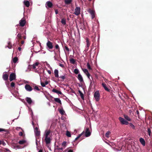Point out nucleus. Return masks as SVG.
<instances>
[{
  "label": "nucleus",
  "instance_id": "393cba45",
  "mask_svg": "<svg viewBox=\"0 0 152 152\" xmlns=\"http://www.w3.org/2000/svg\"><path fill=\"white\" fill-rule=\"evenodd\" d=\"M54 101L60 104H61V101L60 99L58 98H54Z\"/></svg>",
  "mask_w": 152,
  "mask_h": 152
},
{
  "label": "nucleus",
  "instance_id": "69168bd1",
  "mask_svg": "<svg viewBox=\"0 0 152 152\" xmlns=\"http://www.w3.org/2000/svg\"><path fill=\"white\" fill-rule=\"evenodd\" d=\"M45 86L48 84V82L47 81H46L45 83Z\"/></svg>",
  "mask_w": 152,
  "mask_h": 152
},
{
  "label": "nucleus",
  "instance_id": "f8f14e48",
  "mask_svg": "<svg viewBox=\"0 0 152 152\" xmlns=\"http://www.w3.org/2000/svg\"><path fill=\"white\" fill-rule=\"evenodd\" d=\"M35 135L36 136H38L40 135V131L38 130L37 127L35 128L34 129Z\"/></svg>",
  "mask_w": 152,
  "mask_h": 152
},
{
  "label": "nucleus",
  "instance_id": "f257e3e1",
  "mask_svg": "<svg viewBox=\"0 0 152 152\" xmlns=\"http://www.w3.org/2000/svg\"><path fill=\"white\" fill-rule=\"evenodd\" d=\"M50 131L49 130L45 131L44 136L45 137V140L47 145L50 143L51 140V136L50 135Z\"/></svg>",
  "mask_w": 152,
  "mask_h": 152
},
{
  "label": "nucleus",
  "instance_id": "864d4df0",
  "mask_svg": "<svg viewBox=\"0 0 152 152\" xmlns=\"http://www.w3.org/2000/svg\"><path fill=\"white\" fill-rule=\"evenodd\" d=\"M19 129H20L23 131V129L20 127H17L16 128V129L18 130Z\"/></svg>",
  "mask_w": 152,
  "mask_h": 152
},
{
  "label": "nucleus",
  "instance_id": "a211bd4d",
  "mask_svg": "<svg viewBox=\"0 0 152 152\" xmlns=\"http://www.w3.org/2000/svg\"><path fill=\"white\" fill-rule=\"evenodd\" d=\"M140 141L141 144L144 146L145 145V142L144 139L142 138H140Z\"/></svg>",
  "mask_w": 152,
  "mask_h": 152
},
{
  "label": "nucleus",
  "instance_id": "79ce46f5",
  "mask_svg": "<svg viewBox=\"0 0 152 152\" xmlns=\"http://www.w3.org/2000/svg\"><path fill=\"white\" fill-rule=\"evenodd\" d=\"M58 90H56V89H53L52 90V91L53 92L56 93L57 94V93H58Z\"/></svg>",
  "mask_w": 152,
  "mask_h": 152
},
{
  "label": "nucleus",
  "instance_id": "dca6fc26",
  "mask_svg": "<svg viewBox=\"0 0 152 152\" xmlns=\"http://www.w3.org/2000/svg\"><path fill=\"white\" fill-rule=\"evenodd\" d=\"M84 72L87 75L88 77L90 79V74H89L88 70L87 69H83Z\"/></svg>",
  "mask_w": 152,
  "mask_h": 152
},
{
  "label": "nucleus",
  "instance_id": "72a5a7b5",
  "mask_svg": "<svg viewBox=\"0 0 152 152\" xmlns=\"http://www.w3.org/2000/svg\"><path fill=\"white\" fill-rule=\"evenodd\" d=\"M110 131H108L105 134V136L107 138H109L110 137Z\"/></svg>",
  "mask_w": 152,
  "mask_h": 152
},
{
  "label": "nucleus",
  "instance_id": "774afa93",
  "mask_svg": "<svg viewBox=\"0 0 152 152\" xmlns=\"http://www.w3.org/2000/svg\"><path fill=\"white\" fill-rule=\"evenodd\" d=\"M38 152H42V150H40Z\"/></svg>",
  "mask_w": 152,
  "mask_h": 152
},
{
  "label": "nucleus",
  "instance_id": "2f4dec72",
  "mask_svg": "<svg viewBox=\"0 0 152 152\" xmlns=\"http://www.w3.org/2000/svg\"><path fill=\"white\" fill-rule=\"evenodd\" d=\"M12 60L13 62H14L15 63L18 60V59L17 57H15L14 58H12Z\"/></svg>",
  "mask_w": 152,
  "mask_h": 152
},
{
  "label": "nucleus",
  "instance_id": "473e14b6",
  "mask_svg": "<svg viewBox=\"0 0 152 152\" xmlns=\"http://www.w3.org/2000/svg\"><path fill=\"white\" fill-rule=\"evenodd\" d=\"M86 42L87 47L88 48L90 45V43L88 38L86 39Z\"/></svg>",
  "mask_w": 152,
  "mask_h": 152
},
{
  "label": "nucleus",
  "instance_id": "0eeeda50",
  "mask_svg": "<svg viewBox=\"0 0 152 152\" xmlns=\"http://www.w3.org/2000/svg\"><path fill=\"white\" fill-rule=\"evenodd\" d=\"M25 88L26 90L27 91L30 92L32 90V88L28 84H26L25 86Z\"/></svg>",
  "mask_w": 152,
  "mask_h": 152
},
{
  "label": "nucleus",
  "instance_id": "ddd939ff",
  "mask_svg": "<svg viewBox=\"0 0 152 152\" xmlns=\"http://www.w3.org/2000/svg\"><path fill=\"white\" fill-rule=\"evenodd\" d=\"M47 46L50 49H52L53 47L52 43L49 41H48L47 43Z\"/></svg>",
  "mask_w": 152,
  "mask_h": 152
},
{
  "label": "nucleus",
  "instance_id": "6ab92c4d",
  "mask_svg": "<svg viewBox=\"0 0 152 152\" xmlns=\"http://www.w3.org/2000/svg\"><path fill=\"white\" fill-rule=\"evenodd\" d=\"M55 76L56 77H59L58 71L57 69H56L54 71Z\"/></svg>",
  "mask_w": 152,
  "mask_h": 152
},
{
  "label": "nucleus",
  "instance_id": "13d9d810",
  "mask_svg": "<svg viewBox=\"0 0 152 152\" xmlns=\"http://www.w3.org/2000/svg\"><path fill=\"white\" fill-rule=\"evenodd\" d=\"M59 65L61 66V67H64V65L63 64H59Z\"/></svg>",
  "mask_w": 152,
  "mask_h": 152
},
{
  "label": "nucleus",
  "instance_id": "2eb2a0df",
  "mask_svg": "<svg viewBox=\"0 0 152 152\" xmlns=\"http://www.w3.org/2000/svg\"><path fill=\"white\" fill-rule=\"evenodd\" d=\"M77 78L80 82H83V77L80 74H79L78 75Z\"/></svg>",
  "mask_w": 152,
  "mask_h": 152
},
{
  "label": "nucleus",
  "instance_id": "4be33fe9",
  "mask_svg": "<svg viewBox=\"0 0 152 152\" xmlns=\"http://www.w3.org/2000/svg\"><path fill=\"white\" fill-rule=\"evenodd\" d=\"M24 3L25 5H26L27 7H29L30 5V3L28 1H24Z\"/></svg>",
  "mask_w": 152,
  "mask_h": 152
},
{
  "label": "nucleus",
  "instance_id": "4468645a",
  "mask_svg": "<svg viewBox=\"0 0 152 152\" xmlns=\"http://www.w3.org/2000/svg\"><path fill=\"white\" fill-rule=\"evenodd\" d=\"M52 6V3L49 1H48L46 3V7L47 8H51Z\"/></svg>",
  "mask_w": 152,
  "mask_h": 152
},
{
  "label": "nucleus",
  "instance_id": "f3484780",
  "mask_svg": "<svg viewBox=\"0 0 152 152\" xmlns=\"http://www.w3.org/2000/svg\"><path fill=\"white\" fill-rule=\"evenodd\" d=\"M39 64V63L38 62H36L35 63H34L32 65L33 68L34 69H36L37 68V67H38V66Z\"/></svg>",
  "mask_w": 152,
  "mask_h": 152
},
{
  "label": "nucleus",
  "instance_id": "8fccbe9b",
  "mask_svg": "<svg viewBox=\"0 0 152 152\" xmlns=\"http://www.w3.org/2000/svg\"><path fill=\"white\" fill-rule=\"evenodd\" d=\"M17 37L19 39H21V35L20 34H18L17 35Z\"/></svg>",
  "mask_w": 152,
  "mask_h": 152
},
{
  "label": "nucleus",
  "instance_id": "603ef678",
  "mask_svg": "<svg viewBox=\"0 0 152 152\" xmlns=\"http://www.w3.org/2000/svg\"><path fill=\"white\" fill-rule=\"evenodd\" d=\"M36 145H37V149L38 150L39 149L37 147V146H38L37 140V139L36 140Z\"/></svg>",
  "mask_w": 152,
  "mask_h": 152
},
{
  "label": "nucleus",
  "instance_id": "0e129e2a",
  "mask_svg": "<svg viewBox=\"0 0 152 152\" xmlns=\"http://www.w3.org/2000/svg\"><path fill=\"white\" fill-rule=\"evenodd\" d=\"M48 72L49 74H50L51 73V72L49 70L48 71Z\"/></svg>",
  "mask_w": 152,
  "mask_h": 152
},
{
  "label": "nucleus",
  "instance_id": "e433bc0d",
  "mask_svg": "<svg viewBox=\"0 0 152 152\" xmlns=\"http://www.w3.org/2000/svg\"><path fill=\"white\" fill-rule=\"evenodd\" d=\"M59 77L61 78L63 80H64L65 78V75H64L61 76Z\"/></svg>",
  "mask_w": 152,
  "mask_h": 152
},
{
  "label": "nucleus",
  "instance_id": "5fc2aeb1",
  "mask_svg": "<svg viewBox=\"0 0 152 152\" xmlns=\"http://www.w3.org/2000/svg\"><path fill=\"white\" fill-rule=\"evenodd\" d=\"M65 49L68 51H69V49L68 47L67 46H65Z\"/></svg>",
  "mask_w": 152,
  "mask_h": 152
},
{
  "label": "nucleus",
  "instance_id": "49530a36",
  "mask_svg": "<svg viewBox=\"0 0 152 152\" xmlns=\"http://www.w3.org/2000/svg\"><path fill=\"white\" fill-rule=\"evenodd\" d=\"M29 111H31V116L32 118H33V112H32L31 109L29 108Z\"/></svg>",
  "mask_w": 152,
  "mask_h": 152
},
{
  "label": "nucleus",
  "instance_id": "9b49d317",
  "mask_svg": "<svg viewBox=\"0 0 152 152\" xmlns=\"http://www.w3.org/2000/svg\"><path fill=\"white\" fill-rule=\"evenodd\" d=\"M16 76L15 74L12 73L10 74V76L9 80L10 81H11L15 78Z\"/></svg>",
  "mask_w": 152,
  "mask_h": 152
},
{
  "label": "nucleus",
  "instance_id": "aec40b11",
  "mask_svg": "<svg viewBox=\"0 0 152 152\" xmlns=\"http://www.w3.org/2000/svg\"><path fill=\"white\" fill-rule=\"evenodd\" d=\"M8 75L7 74H3V79L5 80H6L8 79Z\"/></svg>",
  "mask_w": 152,
  "mask_h": 152
},
{
  "label": "nucleus",
  "instance_id": "e2e57ef3",
  "mask_svg": "<svg viewBox=\"0 0 152 152\" xmlns=\"http://www.w3.org/2000/svg\"><path fill=\"white\" fill-rule=\"evenodd\" d=\"M67 152H73V151L72 150H69Z\"/></svg>",
  "mask_w": 152,
  "mask_h": 152
},
{
  "label": "nucleus",
  "instance_id": "ea45409f",
  "mask_svg": "<svg viewBox=\"0 0 152 152\" xmlns=\"http://www.w3.org/2000/svg\"><path fill=\"white\" fill-rule=\"evenodd\" d=\"M7 130L6 129H3L2 128H0V132H7Z\"/></svg>",
  "mask_w": 152,
  "mask_h": 152
},
{
  "label": "nucleus",
  "instance_id": "c9c22d12",
  "mask_svg": "<svg viewBox=\"0 0 152 152\" xmlns=\"http://www.w3.org/2000/svg\"><path fill=\"white\" fill-rule=\"evenodd\" d=\"M83 132H83L81 133L75 139V140H77V139H78L79 137H80L82 135V134H83Z\"/></svg>",
  "mask_w": 152,
  "mask_h": 152
},
{
  "label": "nucleus",
  "instance_id": "412c9836",
  "mask_svg": "<svg viewBox=\"0 0 152 152\" xmlns=\"http://www.w3.org/2000/svg\"><path fill=\"white\" fill-rule=\"evenodd\" d=\"M102 86L104 87V89L107 91H109V89L107 87L106 85L104 83H102Z\"/></svg>",
  "mask_w": 152,
  "mask_h": 152
},
{
  "label": "nucleus",
  "instance_id": "a878e982",
  "mask_svg": "<svg viewBox=\"0 0 152 152\" xmlns=\"http://www.w3.org/2000/svg\"><path fill=\"white\" fill-rule=\"evenodd\" d=\"M59 111L60 113L62 115H64L65 113V111L62 108L59 109Z\"/></svg>",
  "mask_w": 152,
  "mask_h": 152
},
{
  "label": "nucleus",
  "instance_id": "20e7f679",
  "mask_svg": "<svg viewBox=\"0 0 152 152\" xmlns=\"http://www.w3.org/2000/svg\"><path fill=\"white\" fill-rule=\"evenodd\" d=\"M119 120L121 123L122 124L127 125L129 124V123L128 121H126L124 118L121 117H119Z\"/></svg>",
  "mask_w": 152,
  "mask_h": 152
},
{
  "label": "nucleus",
  "instance_id": "052dcab7",
  "mask_svg": "<svg viewBox=\"0 0 152 152\" xmlns=\"http://www.w3.org/2000/svg\"><path fill=\"white\" fill-rule=\"evenodd\" d=\"M58 149L59 150L62 151L63 150V148H58Z\"/></svg>",
  "mask_w": 152,
  "mask_h": 152
},
{
  "label": "nucleus",
  "instance_id": "de8ad7c7",
  "mask_svg": "<svg viewBox=\"0 0 152 152\" xmlns=\"http://www.w3.org/2000/svg\"><path fill=\"white\" fill-rule=\"evenodd\" d=\"M15 86V83L14 82H12L11 83V86L12 87H14Z\"/></svg>",
  "mask_w": 152,
  "mask_h": 152
},
{
  "label": "nucleus",
  "instance_id": "7ed1b4c3",
  "mask_svg": "<svg viewBox=\"0 0 152 152\" xmlns=\"http://www.w3.org/2000/svg\"><path fill=\"white\" fill-rule=\"evenodd\" d=\"M94 97L96 101H98L100 99V94L99 91H96L94 93Z\"/></svg>",
  "mask_w": 152,
  "mask_h": 152
},
{
  "label": "nucleus",
  "instance_id": "f704fd0d",
  "mask_svg": "<svg viewBox=\"0 0 152 152\" xmlns=\"http://www.w3.org/2000/svg\"><path fill=\"white\" fill-rule=\"evenodd\" d=\"M66 136L68 137H71L70 133L68 131H66Z\"/></svg>",
  "mask_w": 152,
  "mask_h": 152
},
{
  "label": "nucleus",
  "instance_id": "b1692460",
  "mask_svg": "<svg viewBox=\"0 0 152 152\" xmlns=\"http://www.w3.org/2000/svg\"><path fill=\"white\" fill-rule=\"evenodd\" d=\"M8 46H6L5 47L6 48L7 47L8 48L10 49H11L12 48V45L10 43V42H8Z\"/></svg>",
  "mask_w": 152,
  "mask_h": 152
},
{
  "label": "nucleus",
  "instance_id": "c03bdc74",
  "mask_svg": "<svg viewBox=\"0 0 152 152\" xmlns=\"http://www.w3.org/2000/svg\"><path fill=\"white\" fill-rule=\"evenodd\" d=\"M40 83H41V85L42 87H45V83H44L41 82Z\"/></svg>",
  "mask_w": 152,
  "mask_h": 152
},
{
  "label": "nucleus",
  "instance_id": "bf43d9fd",
  "mask_svg": "<svg viewBox=\"0 0 152 152\" xmlns=\"http://www.w3.org/2000/svg\"><path fill=\"white\" fill-rule=\"evenodd\" d=\"M57 94H62V92L61 91H58V93H57Z\"/></svg>",
  "mask_w": 152,
  "mask_h": 152
},
{
  "label": "nucleus",
  "instance_id": "f03ea898",
  "mask_svg": "<svg viewBox=\"0 0 152 152\" xmlns=\"http://www.w3.org/2000/svg\"><path fill=\"white\" fill-rule=\"evenodd\" d=\"M81 9L79 7H76L75 10L74 14L78 16L80 13Z\"/></svg>",
  "mask_w": 152,
  "mask_h": 152
},
{
  "label": "nucleus",
  "instance_id": "a18cd8bd",
  "mask_svg": "<svg viewBox=\"0 0 152 152\" xmlns=\"http://www.w3.org/2000/svg\"><path fill=\"white\" fill-rule=\"evenodd\" d=\"M34 89L38 91H39L40 89L37 86H35L34 87Z\"/></svg>",
  "mask_w": 152,
  "mask_h": 152
},
{
  "label": "nucleus",
  "instance_id": "37998d69",
  "mask_svg": "<svg viewBox=\"0 0 152 152\" xmlns=\"http://www.w3.org/2000/svg\"><path fill=\"white\" fill-rule=\"evenodd\" d=\"M21 148L18 145H17L16 146H14V148L15 149H20Z\"/></svg>",
  "mask_w": 152,
  "mask_h": 152
},
{
  "label": "nucleus",
  "instance_id": "bb28decb",
  "mask_svg": "<svg viewBox=\"0 0 152 152\" xmlns=\"http://www.w3.org/2000/svg\"><path fill=\"white\" fill-rule=\"evenodd\" d=\"M124 117L127 120L130 121H131V119L127 115H124Z\"/></svg>",
  "mask_w": 152,
  "mask_h": 152
},
{
  "label": "nucleus",
  "instance_id": "4d7b16f0",
  "mask_svg": "<svg viewBox=\"0 0 152 152\" xmlns=\"http://www.w3.org/2000/svg\"><path fill=\"white\" fill-rule=\"evenodd\" d=\"M1 144H2L3 145H6L4 141H1Z\"/></svg>",
  "mask_w": 152,
  "mask_h": 152
},
{
  "label": "nucleus",
  "instance_id": "3c124183",
  "mask_svg": "<svg viewBox=\"0 0 152 152\" xmlns=\"http://www.w3.org/2000/svg\"><path fill=\"white\" fill-rule=\"evenodd\" d=\"M55 48L56 49H59V45L58 44H56L55 46Z\"/></svg>",
  "mask_w": 152,
  "mask_h": 152
},
{
  "label": "nucleus",
  "instance_id": "c756f323",
  "mask_svg": "<svg viewBox=\"0 0 152 152\" xmlns=\"http://www.w3.org/2000/svg\"><path fill=\"white\" fill-rule=\"evenodd\" d=\"M79 93L80 94L81 98L83 99H84V95L83 93L80 90L78 91Z\"/></svg>",
  "mask_w": 152,
  "mask_h": 152
},
{
  "label": "nucleus",
  "instance_id": "c85d7f7f",
  "mask_svg": "<svg viewBox=\"0 0 152 152\" xmlns=\"http://www.w3.org/2000/svg\"><path fill=\"white\" fill-rule=\"evenodd\" d=\"M69 60L71 63L73 64H75V61L74 59L72 58L70 59Z\"/></svg>",
  "mask_w": 152,
  "mask_h": 152
},
{
  "label": "nucleus",
  "instance_id": "a19ab883",
  "mask_svg": "<svg viewBox=\"0 0 152 152\" xmlns=\"http://www.w3.org/2000/svg\"><path fill=\"white\" fill-rule=\"evenodd\" d=\"M148 133L149 136L151 135V129L150 128L148 129Z\"/></svg>",
  "mask_w": 152,
  "mask_h": 152
},
{
  "label": "nucleus",
  "instance_id": "58836bf2",
  "mask_svg": "<svg viewBox=\"0 0 152 152\" xmlns=\"http://www.w3.org/2000/svg\"><path fill=\"white\" fill-rule=\"evenodd\" d=\"M61 145L64 147H65L66 146V142L64 141L62 143Z\"/></svg>",
  "mask_w": 152,
  "mask_h": 152
},
{
  "label": "nucleus",
  "instance_id": "39448f33",
  "mask_svg": "<svg viewBox=\"0 0 152 152\" xmlns=\"http://www.w3.org/2000/svg\"><path fill=\"white\" fill-rule=\"evenodd\" d=\"M18 143L21 145H24V147H26L28 144L27 141L25 140H23L19 141Z\"/></svg>",
  "mask_w": 152,
  "mask_h": 152
},
{
  "label": "nucleus",
  "instance_id": "4c0bfd02",
  "mask_svg": "<svg viewBox=\"0 0 152 152\" xmlns=\"http://www.w3.org/2000/svg\"><path fill=\"white\" fill-rule=\"evenodd\" d=\"M129 125H130V126L132 127L133 129H135V126H134V125L132 123H130L129 124Z\"/></svg>",
  "mask_w": 152,
  "mask_h": 152
},
{
  "label": "nucleus",
  "instance_id": "5701e85b",
  "mask_svg": "<svg viewBox=\"0 0 152 152\" xmlns=\"http://www.w3.org/2000/svg\"><path fill=\"white\" fill-rule=\"evenodd\" d=\"M65 4H70L72 1V0H64Z\"/></svg>",
  "mask_w": 152,
  "mask_h": 152
},
{
  "label": "nucleus",
  "instance_id": "7c9ffc66",
  "mask_svg": "<svg viewBox=\"0 0 152 152\" xmlns=\"http://www.w3.org/2000/svg\"><path fill=\"white\" fill-rule=\"evenodd\" d=\"M74 72L76 74H79V71L77 69H74Z\"/></svg>",
  "mask_w": 152,
  "mask_h": 152
},
{
  "label": "nucleus",
  "instance_id": "423d86ee",
  "mask_svg": "<svg viewBox=\"0 0 152 152\" xmlns=\"http://www.w3.org/2000/svg\"><path fill=\"white\" fill-rule=\"evenodd\" d=\"M88 12L91 15L92 18V19L94 18L95 17V11L94 10L89 9L88 10Z\"/></svg>",
  "mask_w": 152,
  "mask_h": 152
},
{
  "label": "nucleus",
  "instance_id": "680f3d73",
  "mask_svg": "<svg viewBox=\"0 0 152 152\" xmlns=\"http://www.w3.org/2000/svg\"><path fill=\"white\" fill-rule=\"evenodd\" d=\"M55 12L56 14H57L58 13V10H55Z\"/></svg>",
  "mask_w": 152,
  "mask_h": 152
},
{
  "label": "nucleus",
  "instance_id": "6e6552de",
  "mask_svg": "<svg viewBox=\"0 0 152 152\" xmlns=\"http://www.w3.org/2000/svg\"><path fill=\"white\" fill-rule=\"evenodd\" d=\"M91 134V132L89 128H87L85 130V135L86 137H89Z\"/></svg>",
  "mask_w": 152,
  "mask_h": 152
},
{
  "label": "nucleus",
  "instance_id": "338daca9",
  "mask_svg": "<svg viewBox=\"0 0 152 152\" xmlns=\"http://www.w3.org/2000/svg\"><path fill=\"white\" fill-rule=\"evenodd\" d=\"M18 50H19V51H20L21 50V48H20V47H18Z\"/></svg>",
  "mask_w": 152,
  "mask_h": 152
},
{
  "label": "nucleus",
  "instance_id": "09e8293b",
  "mask_svg": "<svg viewBox=\"0 0 152 152\" xmlns=\"http://www.w3.org/2000/svg\"><path fill=\"white\" fill-rule=\"evenodd\" d=\"M87 68L89 69H91V66L89 64V63H87Z\"/></svg>",
  "mask_w": 152,
  "mask_h": 152
},
{
  "label": "nucleus",
  "instance_id": "1a4fd4ad",
  "mask_svg": "<svg viewBox=\"0 0 152 152\" xmlns=\"http://www.w3.org/2000/svg\"><path fill=\"white\" fill-rule=\"evenodd\" d=\"M26 23L25 20L23 18H22L19 22V24L20 26L23 27L24 26Z\"/></svg>",
  "mask_w": 152,
  "mask_h": 152
},
{
  "label": "nucleus",
  "instance_id": "cd10ccee",
  "mask_svg": "<svg viewBox=\"0 0 152 152\" xmlns=\"http://www.w3.org/2000/svg\"><path fill=\"white\" fill-rule=\"evenodd\" d=\"M61 23L63 25H65L66 24V20L65 19L63 18L61 20Z\"/></svg>",
  "mask_w": 152,
  "mask_h": 152
},
{
  "label": "nucleus",
  "instance_id": "9d476101",
  "mask_svg": "<svg viewBox=\"0 0 152 152\" xmlns=\"http://www.w3.org/2000/svg\"><path fill=\"white\" fill-rule=\"evenodd\" d=\"M26 101L29 104H31L32 103H33V104H34V102L33 101L32 99H31V98L28 97H27L26 98Z\"/></svg>",
  "mask_w": 152,
  "mask_h": 152
},
{
  "label": "nucleus",
  "instance_id": "6e6d98bb",
  "mask_svg": "<svg viewBox=\"0 0 152 152\" xmlns=\"http://www.w3.org/2000/svg\"><path fill=\"white\" fill-rule=\"evenodd\" d=\"M19 135L20 136H22L23 135V133L22 132H20L19 133Z\"/></svg>",
  "mask_w": 152,
  "mask_h": 152
}]
</instances>
